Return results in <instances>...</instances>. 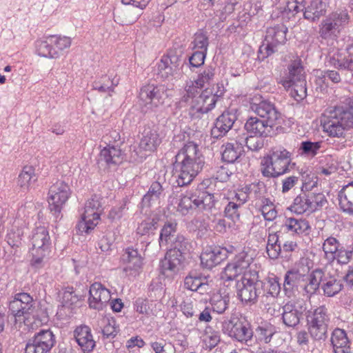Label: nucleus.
Segmentation results:
<instances>
[{"label":"nucleus","mask_w":353,"mask_h":353,"mask_svg":"<svg viewBox=\"0 0 353 353\" xmlns=\"http://www.w3.org/2000/svg\"><path fill=\"white\" fill-rule=\"evenodd\" d=\"M324 273L321 269H316L311 273L304 272V285L303 291L307 295H312L316 293L323 281Z\"/></svg>","instance_id":"obj_33"},{"label":"nucleus","mask_w":353,"mask_h":353,"mask_svg":"<svg viewBox=\"0 0 353 353\" xmlns=\"http://www.w3.org/2000/svg\"><path fill=\"white\" fill-rule=\"evenodd\" d=\"M196 210H198L197 195L191 192L181 194L177 211L183 215H187Z\"/></svg>","instance_id":"obj_37"},{"label":"nucleus","mask_w":353,"mask_h":353,"mask_svg":"<svg viewBox=\"0 0 353 353\" xmlns=\"http://www.w3.org/2000/svg\"><path fill=\"white\" fill-rule=\"evenodd\" d=\"M119 84V79L109 75H103L93 83V88L100 92H113Z\"/></svg>","instance_id":"obj_43"},{"label":"nucleus","mask_w":353,"mask_h":353,"mask_svg":"<svg viewBox=\"0 0 353 353\" xmlns=\"http://www.w3.org/2000/svg\"><path fill=\"white\" fill-rule=\"evenodd\" d=\"M252 109L261 119L250 117L247 119L244 128L248 134L268 137L273 128L282 123L281 112L270 101L263 100L259 103H254Z\"/></svg>","instance_id":"obj_2"},{"label":"nucleus","mask_w":353,"mask_h":353,"mask_svg":"<svg viewBox=\"0 0 353 353\" xmlns=\"http://www.w3.org/2000/svg\"><path fill=\"white\" fill-rule=\"evenodd\" d=\"M38 180V175L35 173V168L32 165H26L18 175L17 184L23 191H28Z\"/></svg>","instance_id":"obj_31"},{"label":"nucleus","mask_w":353,"mask_h":353,"mask_svg":"<svg viewBox=\"0 0 353 353\" xmlns=\"http://www.w3.org/2000/svg\"><path fill=\"white\" fill-rule=\"evenodd\" d=\"M76 342L84 353L92 352L96 344L91 332V329L87 325L77 327L74 331Z\"/></svg>","instance_id":"obj_27"},{"label":"nucleus","mask_w":353,"mask_h":353,"mask_svg":"<svg viewBox=\"0 0 353 353\" xmlns=\"http://www.w3.org/2000/svg\"><path fill=\"white\" fill-rule=\"evenodd\" d=\"M253 261V257L248 252L242 251L237 254L232 261L228 263L224 269V277L228 280L232 281L236 278L239 275L247 273L248 268L254 269L251 265ZM256 270V268H255Z\"/></svg>","instance_id":"obj_16"},{"label":"nucleus","mask_w":353,"mask_h":353,"mask_svg":"<svg viewBox=\"0 0 353 353\" xmlns=\"http://www.w3.org/2000/svg\"><path fill=\"white\" fill-rule=\"evenodd\" d=\"M305 307L303 301L288 302L282 307V321L288 327L295 328L299 325Z\"/></svg>","instance_id":"obj_18"},{"label":"nucleus","mask_w":353,"mask_h":353,"mask_svg":"<svg viewBox=\"0 0 353 353\" xmlns=\"http://www.w3.org/2000/svg\"><path fill=\"white\" fill-rule=\"evenodd\" d=\"M330 20L337 23V27L342 31L350 21V15L346 9H337L328 15Z\"/></svg>","instance_id":"obj_51"},{"label":"nucleus","mask_w":353,"mask_h":353,"mask_svg":"<svg viewBox=\"0 0 353 353\" xmlns=\"http://www.w3.org/2000/svg\"><path fill=\"white\" fill-rule=\"evenodd\" d=\"M36 50L40 57L48 59H57L50 35L43 39L37 40L35 43Z\"/></svg>","instance_id":"obj_41"},{"label":"nucleus","mask_w":353,"mask_h":353,"mask_svg":"<svg viewBox=\"0 0 353 353\" xmlns=\"http://www.w3.org/2000/svg\"><path fill=\"white\" fill-rule=\"evenodd\" d=\"M190 243L183 236L177 235L171 242V248L160 262L161 272H175L185 260V255L189 251Z\"/></svg>","instance_id":"obj_6"},{"label":"nucleus","mask_w":353,"mask_h":353,"mask_svg":"<svg viewBox=\"0 0 353 353\" xmlns=\"http://www.w3.org/2000/svg\"><path fill=\"white\" fill-rule=\"evenodd\" d=\"M34 300L28 293L21 292L16 294L9 303V312L17 321V318H20L25 314H30L34 310Z\"/></svg>","instance_id":"obj_17"},{"label":"nucleus","mask_w":353,"mask_h":353,"mask_svg":"<svg viewBox=\"0 0 353 353\" xmlns=\"http://www.w3.org/2000/svg\"><path fill=\"white\" fill-rule=\"evenodd\" d=\"M318 179L312 176L311 179H306L302 182L301 193L297 195L290 207V210L298 214L314 212L312 202L310 196L309 191L317 186Z\"/></svg>","instance_id":"obj_14"},{"label":"nucleus","mask_w":353,"mask_h":353,"mask_svg":"<svg viewBox=\"0 0 353 353\" xmlns=\"http://www.w3.org/2000/svg\"><path fill=\"white\" fill-rule=\"evenodd\" d=\"M325 114L327 117L322 124L323 131L329 137H344L345 130H353V97L344 98Z\"/></svg>","instance_id":"obj_3"},{"label":"nucleus","mask_w":353,"mask_h":353,"mask_svg":"<svg viewBox=\"0 0 353 353\" xmlns=\"http://www.w3.org/2000/svg\"><path fill=\"white\" fill-rule=\"evenodd\" d=\"M163 191L161 184L158 181L153 182L148 192L143 196L142 199V204L144 206H150L152 202L157 201Z\"/></svg>","instance_id":"obj_45"},{"label":"nucleus","mask_w":353,"mask_h":353,"mask_svg":"<svg viewBox=\"0 0 353 353\" xmlns=\"http://www.w3.org/2000/svg\"><path fill=\"white\" fill-rule=\"evenodd\" d=\"M123 159L122 150L109 143L100 151L98 164L108 169H114L122 163Z\"/></svg>","instance_id":"obj_19"},{"label":"nucleus","mask_w":353,"mask_h":353,"mask_svg":"<svg viewBox=\"0 0 353 353\" xmlns=\"http://www.w3.org/2000/svg\"><path fill=\"white\" fill-rule=\"evenodd\" d=\"M288 73L280 80L286 90L291 89L290 94L296 101H301L307 96L306 77L301 59L296 57L288 66Z\"/></svg>","instance_id":"obj_5"},{"label":"nucleus","mask_w":353,"mask_h":353,"mask_svg":"<svg viewBox=\"0 0 353 353\" xmlns=\"http://www.w3.org/2000/svg\"><path fill=\"white\" fill-rule=\"evenodd\" d=\"M215 76V68L212 66L206 67L203 71L199 74L196 80V84L201 87L210 85L213 83Z\"/></svg>","instance_id":"obj_57"},{"label":"nucleus","mask_w":353,"mask_h":353,"mask_svg":"<svg viewBox=\"0 0 353 353\" xmlns=\"http://www.w3.org/2000/svg\"><path fill=\"white\" fill-rule=\"evenodd\" d=\"M282 228L292 236H307L311 232V225L309 221L305 219H296L294 217L285 218Z\"/></svg>","instance_id":"obj_26"},{"label":"nucleus","mask_w":353,"mask_h":353,"mask_svg":"<svg viewBox=\"0 0 353 353\" xmlns=\"http://www.w3.org/2000/svg\"><path fill=\"white\" fill-rule=\"evenodd\" d=\"M227 257L226 249L221 247H208L201 254V264L205 268L212 269Z\"/></svg>","instance_id":"obj_24"},{"label":"nucleus","mask_w":353,"mask_h":353,"mask_svg":"<svg viewBox=\"0 0 353 353\" xmlns=\"http://www.w3.org/2000/svg\"><path fill=\"white\" fill-rule=\"evenodd\" d=\"M89 295L90 307L97 310H103L111 299L110 290L98 282L90 285Z\"/></svg>","instance_id":"obj_20"},{"label":"nucleus","mask_w":353,"mask_h":353,"mask_svg":"<svg viewBox=\"0 0 353 353\" xmlns=\"http://www.w3.org/2000/svg\"><path fill=\"white\" fill-rule=\"evenodd\" d=\"M23 235V231L21 228L17 225H12L7 234V242L12 248L19 247L21 243Z\"/></svg>","instance_id":"obj_54"},{"label":"nucleus","mask_w":353,"mask_h":353,"mask_svg":"<svg viewBox=\"0 0 353 353\" xmlns=\"http://www.w3.org/2000/svg\"><path fill=\"white\" fill-rule=\"evenodd\" d=\"M170 90L163 84H147L142 86L139 92V99L145 105L159 107L164 104L170 96Z\"/></svg>","instance_id":"obj_13"},{"label":"nucleus","mask_w":353,"mask_h":353,"mask_svg":"<svg viewBox=\"0 0 353 353\" xmlns=\"http://www.w3.org/2000/svg\"><path fill=\"white\" fill-rule=\"evenodd\" d=\"M216 199L215 194L210 191H203L197 195L198 210H210L214 208Z\"/></svg>","instance_id":"obj_46"},{"label":"nucleus","mask_w":353,"mask_h":353,"mask_svg":"<svg viewBox=\"0 0 353 353\" xmlns=\"http://www.w3.org/2000/svg\"><path fill=\"white\" fill-rule=\"evenodd\" d=\"M60 299L64 306H71L79 300V296L75 294L73 287L68 286L60 293Z\"/></svg>","instance_id":"obj_58"},{"label":"nucleus","mask_w":353,"mask_h":353,"mask_svg":"<svg viewBox=\"0 0 353 353\" xmlns=\"http://www.w3.org/2000/svg\"><path fill=\"white\" fill-rule=\"evenodd\" d=\"M228 203L224 208V214L228 219H230L233 221H236L240 218L239 209L241 206L239 204L234 203V201H230L228 200Z\"/></svg>","instance_id":"obj_63"},{"label":"nucleus","mask_w":353,"mask_h":353,"mask_svg":"<svg viewBox=\"0 0 353 353\" xmlns=\"http://www.w3.org/2000/svg\"><path fill=\"white\" fill-rule=\"evenodd\" d=\"M308 0H288L285 12L291 13L292 16L303 13Z\"/></svg>","instance_id":"obj_60"},{"label":"nucleus","mask_w":353,"mask_h":353,"mask_svg":"<svg viewBox=\"0 0 353 353\" xmlns=\"http://www.w3.org/2000/svg\"><path fill=\"white\" fill-rule=\"evenodd\" d=\"M322 289L324 294L327 297L334 296L339 293L343 288V281L334 276L323 277Z\"/></svg>","instance_id":"obj_42"},{"label":"nucleus","mask_w":353,"mask_h":353,"mask_svg":"<svg viewBox=\"0 0 353 353\" xmlns=\"http://www.w3.org/2000/svg\"><path fill=\"white\" fill-rule=\"evenodd\" d=\"M175 232V225L172 223H167L161 229L159 236V245L163 247L171 243L174 239L173 233Z\"/></svg>","instance_id":"obj_56"},{"label":"nucleus","mask_w":353,"mask_h":353,"mask_svg":"<svg viewBox=\"0 0 353 353\" xmlns=\"http://www.w3.org/2000/svg\"><path fill=\"white\" fill-rule=\"evenodd\" d=\"M176 61L177 57H173ZM177 70L176 61H173L170 56L162 57L157 65V75L163 81L170 80L172 78L174 72Z\"/></svg>","instance_id":"obj_35"},{"label":"nucleus","mask_w":353,"mask_h":353,"mask_svg":"<svg viewBox=\"0 0 353 353\" xmlns=\"http://www.w3.org/2000/svg\"><path fill=\"white\" fill-rule=\"evenodd\" d=\"M321 147L322 141H302L299 147L300 154L306 157H314L318 154Z\"/></svg>","instance_id":"obj_52"},{"label":"nucleus","mask_w":353,"mask_h":353,"mask_svg":"<svg viewBox=\"0 0 353 353\" xmlns=\"http://www.w3.org/2000/svg\"><path fill=\"white\" fill-rule=\"evenodd\" d=\"M205 158L193 141L188 142L175 156L174 176L179 187L190 185L201 172Z\"/></svg>","instance_id":"obj_1"},{"label":"nucleus","mask_w":353,"mask_h":353,"mask_svg":"<svg viewBox=\"0 0 353 353\" xmlns=\"http://www.w3.org/2000/svg\"><path fill=\"white\" fill-rule=\"evenodd\" d=\"M261 212L265 220L272 221L277 217V211L272 202L265 199L261 208Z\"/></svg>","instance_id":"obj_61"},{"label":"nucleus","mask_w":353,"mask_h":353,"mask_svg":"<svg viewBox=\"0 0 353 353\" xmlns=\"http://www.w3.org/2000/svg\"><path fill=\"white\" fill-rule=\"evenodd\" d=\"M337 23L333 22L328 16L323 19L319 25L320 37L324 39L337 37L341 30L337 27Z\"/></svg>","instance_id":"obj_40"},{"label":"nucleus","mask_w":353,"mask_h":353,"mask_svg":"<svg viewBox=\"0 0 353 353\" xmlns=\"http://www.w3.org/2000/svg\"><path fill=\"white\" fill-rule=\"evenodd\" d=\"M327 8L326 0H308L302 13L303 19L311 23L317 22L326 14Z\"/></svg>","instance_id":"obj_25"},{"label":"nucleus","mask_w":353,"mask_h":353,"mask_svg":"<svg viewBox=\"0 0 353 353\" xmlns=\"http://www.w3.org/2000/svg\"><path fill=\"white\" fill-rule=\"evenodd\" d=\"M279 239V235L276 233H270L268 236L266 252L270 259H278L282 252Z\"/></svg>","instance_id":"obj_47"},{"label":"nucleus","mask_w":353,"mask_h":353,"mask_svg":"<svg viewBox=\"0 0 353 353\" xmlns=\"http://www.w3.org/2000/svg\"><path fill=\"white\" fill-rule=\"evenodd\" d=\"M30 340L41 347L45 353H49L56 343L55 336L50 329L39 330Z\"/></svg>","instance_id":"obj_32"},{"label":"nucleus","mask_w":353,"mask_h":353,"mask_svg":"<svg viewBox=\"0 0 353 353\" xmlns=\"http://www.w3.org/2000/svg\"><path fill=\"white\" fill-rule=\"evenodd\" d=\"M185 103L188 104V112L192 118H199L206 113V109H204L199 95Z\"/></svg>","instance_id":"obj_55"},{"label":"nucleus","mask_w":353,"mask_h":353,"mask_svg":"<svg viewBox=\"0 0 353 353\" xmlns=\"http://www.w3.org/2000/svg\"><path fill=\"white\" fill-rule=\"evenodd\" d=\"M287 27L282 23L268 28L264 41L259 49V59L263 60L277 52L279 46L283 45L287 40Z\"/></svg>","instance_id":"obj_9"},{"label":"nucleus","mask_w":353,"mask_h":353,"mask_svg":"<svg viewBox=\"0 0 353 353\" xmlns=\"http://www.w3.org/2000/svg\"><path fill=\"white\" fill-rule=\"evenodd\" d=\"M261 301L264 302V299H268L269 296L273 299L276 298L281 292V283L279 279L276 276H269L265 281H261Z\"/></svg>","instance_id":"obj_38"},{"label":"nucleus","mask_w":353,"mask_h":353,"mask_svg":"<svg viewBox=\"0 0 353 353\" xmlns=\"http://www.w3.org/2000/svg\"><path fill=\"white\" fill-rule=\"evenodd\" d=\"M216 90L213 92L208 88L199 94L204 109H206V113L212 110L219 98L224 94V88L222 84L216 85Z\"/></svg>","instance_id":"obj_36"},{"label":"nucleus","mask_w":353,"mask_h":353,"mask_svg":"<svg viewBox=\"0 0 353 353\" xmlns=\"http://www.w3.org/2000/svg\"><path fill=\"white\" fill-rule=\"evenodd\" d=\"M295 165L292 153L283 147L273 148L261 161V172L264 176L276 178L290 171Z\"/></svg>","instance_id":"obj_4"},{"label":"nucleus","mask_w":353,"mask_h":353,"mask_svg":"<svg viewBox=\"0 0 353 353\" xmlns=\"http://www.w3.org/2000/svg\"><path fill=\"white\" fill-rule=\"evenodd\" d=\"M304 285V272L298 269H292L286 272L284 276L283 292L288 298L295 296L300 289L303 290Z\"/></svg>","instance_id":"obj_21"},{"label":"nucleus","mask_w":353,"mask_h":353,"mask_svg":"<svg viewBox=\"0 0 353 353\" xmlns=\"http://www.w3.org/2000/svg\"><path fill=\"white\" fill-rule=\"evenodd\" d=\"M261 286L259 271L256 269H250L236 283L237 297L243 303L254 304L259 298H261Z\"/></svg>","instance_id":"obj_7"},{"label":"nucleus","mask_w":353,"mask_h":353,"mask_svg":"<svg viewBox=\"0 0 353 353\" xmlns=\"http://www.w3.org/2000/svg\"><path fill=\"white\" fill-rule=\"evenodd\" d=\"M161 143V139L156 129L145 128L140 140L139 148L146 152H154Z\"/></svg>","instance_id":"obj_29"},{"label":"nucleus","mask_w":353,"mask_h":353,"mask_svg":"<svg viewBox=\"0 0 353 353\" xmlns=\"http://www.w3.org/2000/svg\"><path fill=\"white\" fill-rule=\"evenodd\" d=\"M325 65L338 70L353 71V54L339 52L334 53L327 57Z\"/></svg>","instance_id":"obj_28"},{"label":"nucleus","mask_w":353,"mask_h":353,"mask_svg":"<svg viewBox=\"0 0 353 353\" xmlns=\"http://www.w3.org/2000/svg\"><path fill=\"white\" fill-rule=\"evenodd\" d=\"M208 44V37L206 34L203 32L199 31L194 34L190 46L194 50L207 52Z\"/></svg>","instance_id":"obj_53"},{"label":"nucleus","mask_w":353,"mask_h":353,"mask_svg":"<svg viewBox=\"0 0 353 353\" xmlns=\"http://www.w3.org/2000/svg\"><path fill=\"white\" fill-rule=\"evenodd\" d=\"M52 45L57 59L63 54L65 50L68 49L72 43L70 37L61 35H50Z\"/></svg>","instance_id":"obj_50"},{"label":"nucleus","mask_w":353,"mask_h":353,"mask_svg":"<svg viewBox=\"0 0 353 353\" xmlns=\"http://www.w3.org/2000/svg\"><path fill=\"white\" fill-rule=\"evenodd\" d=\"M262 137L261 136L250 134V136L245 137L244 142L249 150L259 151L264 145V140Z\"/></svg>","instance_id":"obj_64"},{"label":"nucleus","mask_w":353,"mask_h":353,"mask_svg":"<svg viewBox=\"0 0 353 353\" xmlns=\"http://www.w3.org/2000/svg\"><path fill=\"white\" fill-rule=\"evenodd\" d=\"M157 228V220L148 218L139 224L137 233L141 236L149 235Z\"/></svg>","instance_id":"obj_59"},{"label":"nucleus","mask_w":353,"mask_h":353,"mask_svg":"<svg viewBox=\"0 0 353 353\" xmlns=\"http://www.w3.org/2000/svg\"><path fill=\"white\" fill-rule=\"evenodd\" d=\"M222 331L231 339L241 343H246L253 336L249 323L238 317H231L230 319L223 321Z\"/></svg>","instance_id":"obj_15"},{"label":"nucleus","mask_w":353,"mask_h":353,"mask_svg":"<svg viewBox=\"0 0 353 353\" xmlns=\"http://www.w3.org/2000/svg\"><path fill=\"white\" fill-rule=\"evenodd\" d=\"M101 208V202L96 195L87 201L81 220L76 227L78 234L89 233L96 227L100 219Z\"/></svg>","instance_id":"obj_11"},{"label":"nucleus","mask_w":353,"mask_h":353,"mask_svg":"<svg viewBox=\"0 0 353 353\" xmlns=\"http://www.w3.org/2000/svg\"><path fill=\"white\" fill-rule=\"evenodd\" d=\"M330 314L325 305H320L307 316V325L310 336L315 341H325L327 337Z\"/></svg>","instance_id":"obj_8"},{"label":"nucleus","mask_w":353,"mask_h":353,"mask_svg":"<svg viewBox=\"0 0 353 353\" xmlns=\"http://www.w3.org/2000/svg\"><path fill=\"white\" fill-rule=\"evenodd\" d=\"M341 246V244L336 238L329 236L325 239L323 243V250L326 259L331 262L334 261V254Z\"/></svg>","instance_id":"obj_48"},{"label":"nucleus","mask_w":353,"mask_h":353,"mask_svg":"<svg viewBox=\"0 0 353 353\" xmlns=\"http://www.w3.org/2000/svg\"><path fill=\"white\" fill-rule=\"evenodd\" d=\"M121 261L123 271L129 275H136L142 269L143 258L136 249L126 248L121 257Z\"/></svg>","instance_id":"obj_22"},{"label":"nucleus","mask_w":353,"mask_h":353,"mask_svg":"<svg viewBox=\"0 0 353 353\" xmlns=\"http://www.w3.org/2000/svg\"><path fill=\"white\" fill-rule=\"evenodd\" d=\"M237 116L232 111H225L218 117L214 122V125L211 130V135L214 139L224 137L232 129Z\"/></svg>","instance_id":"obj_23"},{"label":"nucleus","mask_w":353,"mask_h":353,"mask_svg":"<svg viewBox=\"0 0 353 353\" xmlns=\"http://www.w3.org/2000/svg\"><path fill=\"white\" fill-rule=\"evenodd\" d=\"M341 208L353 215V181L344 186L338 194Z\"/></svg>","instance_id":"obj_39"},{"label":"nucleus","mask_w":353,"mask_h":353,"mask_svg":"<svg viewBox=\"0 0 353 353\" xmlns=\"http://www.w3.org/2000/svg\"><path fill=\"white\" fill-rule=\"evenodd\" d=\"M203 87L196 85V81H191L185 88V94L181 98V102H189L190 100L196 98Z\"/></svg>","instance_id":"obj_62"},{"label":"nucleus","mask_w":353,"mask_h":353,"mask_svg":"<svg viewBox=\"0 0 353 353\" xmlns=\"http://www.w3.org/2000/svg\"><path fill=\"white\" fill-rule=\"evenodd\" d=\"M185 289L196 292L200 294H208L210 292L211 287L205 278L200 276L188 275L184 279Z\"/></svg>","instance_id":"obj_34"},{"label":"nucleus","mask_w":353,"mask_h":353,"mask_svg":"<svg viewBox=\"0 0 353 353\" xmlns=\"http://www.w3.org/2000/svg\"><path fill=\"white\" fill-rule=\"evenodd\" d=\"M222 159L228 163H234L241 156V148L237 143H227L222 146Z\"/></svg>","instance_id":"obj_44"},{"label":"nucleus","mask_w":353,"mask_h":353,"mask_svg":"<svg viewBox=\"0 0 353 353\" xmlns=\"http://www.w3.org/2000/svg\"><path fill=\"white\" fill-rule=\"evenodd\" d=\"M331 343L334 353H350V341L346 332L341 328H335L331 334Z\"/></svg>","instance_id":"obj_30"},{"label":"nucleus","mask_w":353,"mask_h":353,"mask_svg":"<svg viewBox=\"0 0 353 353\" xmlns=\"http://www.w3.org/2000/svg\"><path fill=\"white\" fill-rule=\"evenodd\" d=\"M32 243V265L39 267L43 259L49 254L51 245L50 237L45 227H38L32 231L30 238Z\"/></svg>","instance_id":"obj_10"},{"label":"nucleus","mask_w":353,"mask_h":353,"mask_svg":"<svg viewBox=\"0 0 353 353\" xmlns=\"http://www.w3.org/2000/svg\"><path fill=\"white\" fill-rule=\"evenodd\" d=\"M229 303V296H223L221 294H214L210 299L212 310L218 314L224 313L228 307Z\"/></svg>","instance_id":"obj_49"},{"label":"nucleus","mask_w":353,"mask_h":353,"mask_svg":"<svg viewBox=\"0 0 353 353\" xmlns=\"http://www.w3.org/2000/svg\"><path fill=\"white\" fill-rule=\"evenodd\" d=\"M71 194V190L68 185L62 181L53 183L48 191V208L55 219L59 218L63 205Z\"/></svg>","instance_id":"obj_12"}]
</instances>
